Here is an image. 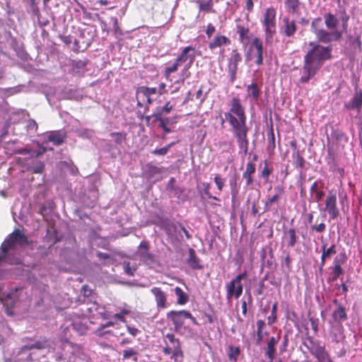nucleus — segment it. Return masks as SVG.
<instances>
[{"instance_id":"obj_1","label":"nucleus","mask_w":362,"mask_h":362,"mask_svg":"<svg viewBox=\"0 0 362 362\" xmlns=\"http://www.w3.org/2000/svg\"><path fill=\"white\" fill-rule=\"evenodd\" d=\"M228 110L224 113L225 120L229 124L238 146L247 153L249 147L245 107L238 97H233L228 103Z\"/></svg>"},{"instance_id":"obj_2","label":"nucleus","mask_w":362,"mask_h":362,"mask_svg":"<svg viewBox=\"0 0 362 362\" xmlns=\"http://www.w3.org/2000/svg\"><path fill=\"white\" fill-rule=\"evenodd\" d=\"M310 49L303 58V74L299 81L302 83H308L322 67L326 61L333 58L332 46H324L316 42H309Z\"/></svg>"},{"instance_id":"obj_3","label":"nucleus","mask_w":362,"mask_h":362,"mask_svg":"<svg viewBox=\"0 0 362 362\" xmlns=\"http://www.w3.org/2000/svg\"><path fill=\"white\" fill-rule=\"evenodd\" d=\"M30 242L27 236L19 229H15L2 243L0 250V257L5 259L10 250H14L16 246L25 247Z\"/></svg>"},{"instance_id":"obj_4","label":"nucleus","mask_w":362,"mask_h":362,"mask_svg":"<svg viewBox=\"0 0 362 362\" xmlns=\"http://www.w3.org/2000/svg\"><path fill=\"white\" fill-rule=\"evenodd\" d=\"M322 18H314L311 22V30L315 34L318 42L327 44L333 41H339L342 37V32L339 30L327 31L322 28Z\"/></svg>"},{"instance_id":"obj_5","label":"nucleus","mask_w":362,"mask_h":362,"mask_svg":"<svg viewBox=\"0 0 362 362\" xmlns=\"http://www.w3.org/2000/svg\"><path fill=\"white\" fill-rule=\"evenodd\" d=\"M276 10L274 7L270 6L265 9L262 20V24L264 32V40L267 44L273 42L274 36L276 33Z\"/></svg>"},{"instance_id":"obj_6","label":"nucleus","mask_w":362,"mask_h":362,"mask_svg":"<svg viewBox=\"0 0 362 362\" xmlns=\"http://www.w3.org/2000/svg\"><path fill=\"white\" fill-rule=\"evenodd\" d=\"M165 338L169 340L173 347L171 348L168 344H166L163 348V353L166 356L171 354L170 358L173 360V362H184V352L180 339L175 338L173 334L170 333L165 335Z\"/></svg>"},{"instance_id":"obj_7","label":"nucleus","mask_w":362,"mask_h":362,"mask_svg":"<svg viewBox=\"0 0 362 362\" xmlns=\"http://www.w3.org/2000/svg\"><path fill=\"white\" fill-rule=\"evenodd\" d=\"M247 276V272L244 271L226 284V300L228 302H231L233 298L238 299L241 296L243 291V286L241 281L243 279H245Z\"/></svg>"},{"instance_id":"obj_8","label":"nucleus","mask_w":362,"mask_h":362,"mask_svg":"<svg viewBox=\"0 0 362 362\" xmlns=\"http://www.w3.org/2000/svg\"><path fill=\"white\" fill-rule=\"evenodd\" d=\"M243 61L242 54L238 48L232 49L229 57L227 59V72L229 76V81L231 83L237 79L238 65Z\"/></svg>"},{"instance_id":"obj_9","label":"nucleus","mask_w":362,"mask_h":362,"mask_svg":"<svg viewBox=\"0 0 362 362\" xmlns=\"http://www.w3.org/2000/svg\"><path fill=\"white\" fill-rule=\"evenodd\" d=\"M255 50V64L259 66L263 64V42L260 38L258 37H255L252 39L251 44L245 53V60L247 62L251 61L252 59V53L253 51Z\"/></svg>"},{"instance_id":"obj_10","label":"nucleus","mask_w":362,"mask_h":362,"mask_svg":"<svg viewBox=\"0 0 362 362\" xmlns=\"http://www.w3.org/2000/svg\"><path fill=\"white\" fill-rule=\"evenodd\" d=\"M39 359L36 351H31L26 345L13 351L12 362H35Z\"/></svg>"},{"instance_id":"obj_11","label":"nucleus","mask_w":362,"mask_h":362,"mask_svg":"<svg viewBox=\"0 0 362 362\" xmlns=\"http://www.w3.org/2000/svg\"><path fill=\"white\" fill-rule=\"evenodd\" d=\"M324 211L329 215V218L334 220L339 216V210L337 207V198L336 192L329 191L325 200Z\"/></svg>"},{"instance_id":"obj_12","label":"nucleus","mask_w":362,"mask_h":362,"mask_svg":"<svg viewBox=\"0 0 362 362\" xmlns=\"http://www.w3.org/2000/svg\"><path fill=\"white\" fill-rule=\"evenodd\" d=\"M195 50L196 49L192 45L187 46L182 49L180 54L176 58L175 60L180 65L187 62V64L185 66V71H187L194 62L196 57Z\"/></svg>"},{"instance_id":"obj_13","label":"nucleus","mask_w":362,"mask_h":362,"mask_svg":"<svg viewBox=\"0 0 362 362\" xmlns=\"http://www.w3.org/2000/svg\"><path fill=\"white\" fill-rule=\"evenodd\" d=\"M161 228L165 232L166 235L172 242L179 241L182 238V235L179 231L177 225L172 221H163L161 223Z\"/></svg>"},{"instance_id":"obj_14","label":"nucleus","mask_w":362,"mask_h":362,"mask_svg":"<svg viewBox=\"0 0 362 362\" xmlns=\"http://www.w3.org/2000/svg\"><path fill=\"white\" fill-rule=\"evenodd\" d=\"M282 23L281 28V34L287 37H293L298 30L296 21L290 19L288 17H284Z\"/></svg>"},{"instance_id":"obj_15","label":"nucleus","mask_w":362,"mask_h":362,"mask_svg":"<svg viewBox=\"0 0 362 362\" xmlns=\"http://www.w3.org/2000/svg\"><path fill=\"white\" fill-rule=\"evenodd\" d=\"M151 95L145 89V86H140L137 88L136 92V98L137 100V105L139 107L148 106L152 104L153 100L151 98Z\"/></svg>"},{"instance_id":"obj_16","label":"nucleus","mask_w":362,"mask_h":362,"mask_svg":"<svg viewBox=\"0 0 362 362\" xmlns=\"http://www.w3.org/2000/svg\"><path fill=\"white\" fill-rule=\"evenodd\" d=\"M231 44V40L226 35L221 33L216 34L213 40L209 42L208 47L210 50H214L218 47L227 46Z\"/></svg>"},{"instance_id":"obj_17","label":"nucleus","mask_w":362,"mask_h":362,"mask_svg":"<svg viewBox=\"0 0 362 362\" xmlns=\"http://www.w3.org/2000/svg\"><path fill=\"white\" fill-rule=\"evenodd\" d=\"M236 33L238 35V41L243 45H247L250 40L252 33L247 26L242 24H237L235 26Z\"/></svg>"},{"instance_id":"obj_18","label":"nucleus","mask_w":362,"mask_h":362,"mask_svg":"<svg viewBox=\"0 0 362 362\" xmlns=\"http://www.w3.org/2000/svg\"><path fill=\"white\" fill-rule=\"evenodd\" d=\"M344 107L348 110H356L360 112L362 107V91L356 90L353 98L344 104Z\"/></svg>"},{"instance_id":"obj_19","label":"nucleus","mask_w":362,"mask_h":362,"mask_svg":"<svg viewBox=\"0 0 362 362\" xmlns=\"http://www.w3.org/2000/svg\"><path fill=\"white\" fill-rule=\"evenodd\" d=\"M151 292L155 296L157 307L161 309L165 308L167 298L165 293L161 290V288L158 287H153L151 288Z\"/></svg>"},{"instance_id":"obj_20","label":"nucleus","mask_w":362,"mask_h":362,"mask_svg":"<svg viewBox=\"0 0 362 362\" xmlns=\"http://www.w3.org/2000/svg\"><path fill=\"white\" fill-rule=\"evenodd\" d=\"M274 192L275 194L265 202L264 211H268L273 204L279 202L280 197L284 194V187L282 185H276L274 187Z\"/></svg>"},{"instance_id":"obj_21","label":"nucleus","mask_w":362,"mask_h":362,"mask_svg":"<svg viewBox=\"0 0 362 362\" xmlns=\"http://www.w3.org/2000/svg\"><path fill=\"white\" fill-rule=\"evenodd\" d=\"M284 239L288 247H293L296 245L298 239L296 230L294 228L285 230L284 231Z\"/></svg>"},{"instance_id":"obj_22","label":"nucleus","mask_w":362,"mask_h":362,"mask_svg":"<svg viewBox=\"0 0 362 362\" xmlns=\"http://www.w3.org/2000/svg\"><path fill=\"white\" fill-rule=\"evenodd\" d=\"M256 166L252 162H247L246 169L243 173V177L245 180L246 185L250 186L253 184V175L255 173Z\"/></svg>"},{"instance_id":"obj_23","label":"nucleus","mask_w":362,"mask_h":362,"mask_svg":"<svg viewBox=\"0 0 362 362\" xmlns=\"http://www.w3.org/2000/svg\"><path fill=\"white\" fill-rule=\"evenodd\" d=\"M189 257L186 260L187 264L192 269H201L203 267L200 264V259L196 255L195 250L190 247L188 250Z\"/></svg>"},{"instance_id":"obj_24","label":"nucleus","mask_w":362,"mask_h":362,"mask_svg":"<svg viewBox=\"0 0 362 362\" xmlns=\"http://www.w3.org/2000/svg\"><path fill=\"white\" fill-rule=\"evenodd\" d=\"M173 323L175 326L174 329L180 334H187L191 332L189 326L186 325L183 318H172Z\"/></svg>"},{"instance_id":"obj_25","label":"nucleus","mask_w":362,"mask_h":362,"mask_svg":"<svg viewBox=\"0 0 362 362\" xmlns=\"http://www.w3.org/2000/svg\"><path fill=\"white\" fill-rule=\"evenodd\" d=\"M337 252L336 246L334 244L332 245L329 248H326V245H322V255L320 258V267L322 268L325 266L326 259L329 258L332 255Z\"/></svg>"},{"instance_id":"obj_26","label":"nucleus","mask_w":362,"mask_h":362,"mask_svg":"<svg viewBox=\"0 0 362 362\" xmlns=\"http://www.w3.org/2000/svg\"><path fill=\"white\" fill-rule=\"evenodd\" d=\"M86 310L88 317H98L103 314L104 308L100 307L97 303H88L86 304Z\"/></svg>"},{"instance_id":"obj_27","label":"nucleus","mask_w":362,"mask_h":362,"mask_svg":"<svg viewBox=\"0 0 362 362\" xmlns=\"http://www.w3.org/2000/svg\"><path fill=\"white\" fill-rule=\"evenodd\" d=\"M86 320H88V318H77V320L72 322L73 329L81 335L85 334L88 329Z\"/></svg>"},{"instance_id":"obj_28","label":"nucleus","mask_w":362,"mask_h":362,"mask_svg":"<svg viewBox=\"0 0 362 362\" xmlns=\"http://www.w3.org/2000/svg\"><path fill=\"white\" fill-rule=\"evenodd\" d=\"M52 343H53L52 341H51L48 339H43L38 340L32 344L26 345V346L29 347V349L31 350V351H35V349H38V350H42V349H49L52 348Z\"/></svg>"},{"instance_id":"obj_29","label":"nucleus","mask_w":362,"mask_h":362,"mask_svg":"<svg viewBox=\"0 0 362 362\" xmlns=\"http://www.w3.org/2000/svg\"><path fill=\"white\" fill-rule=\"evenodd\" d=\"M278 341H279V338H275L274 337H272L267 342V351H266L265 354L269 358L270 362H272L273 361L274 356L276 354L275 346L277 344Z\"/></svg>"},{"instance_id":"obj_30","label":"nucleus","mask_w":362,"mask_h":362,"mask_svg":"<svg viewBox=\"0 0 362 362\" xmlns=\"http://www.w3.org/2000/svg\"><path fill=\"white\" fill-rule=\"evenodd\" d=\"M322 186H319V183L315 181L310 187V193L314 195V200L316 202H320L325 197V192L322 190Z\"/></svg>"},{"instance_id":"obj_31","label":"nucleus","mask_w":362,"mask_h":362,"mask_svg":"<svg viewBox=\"0 0 362 362\" xmlns=\"http://www.w3.org/2000/svg\"><path fill=\"white\" fill-rule=\"evenodd\" d=\"M324 20L327 28L329 30H335L339 24L338 18L332 13H325Z\"/></svg>"},{"instance_id":"obj_32","label":"nucleus","mask_w":362,"mask_h":362,"mask_svg":"<svg viewBox=\"0 0 362 362\" xmlns=\"http://www.w3.org/2000/svg\"><path fill=\"white\" fill-rule=\"evenodd\" d=\"M284 4L286 11L289 13L298 14L301 4L300 0H285Z\"/></svg>"},{"instance_id":"obj_33","label":"nucleus","mask_w":362,"mask_h":362,"mask_svg":"<svg viewBox=\"0 0 362 362\" xmlns=\"http://www.w3.org/2000/svg\"><path fill=\"white\" fill-rule=\"evenodd\" d=\"M139 256L144 259H153V255L149 252V243L147 241H142L140 243L139 246Z\"/></svg>"},{"instance_id":"obj_34","label":"nucleus","mask_w":362,"mask_h":362,"mask_svg":"<svg viewBox=\"0 0 362 362\" xmlns=\"http://www.w3.org/2000/svg\"><path fill=\"white\" fill-rule=\"evenodd\" d=\"M247 92L249 96L257 100L261 95L262 91L256 81H253L251 84L247 86Z\"/></svg>"},{"instance_id":"obj_35","label":"nucleus","mask_w":362,"mask_h":362,"mask_svg":"<svg viewBox=\"0 0 362 362\" xmlns=\"http://www.w3.org/2000/svg\"><path fill=\"white\" fill-rule=\"evenodd\" d=\"M292 158L293 165L296 168L303 170L305 168V160L303 158L300 151H296L292 153Z\"/></svg>"},{"instance_id":"obj_36","label":"nucleus","mask_w":362,"mask_h":362,"mask_svg":"<svg viewBox=\"0 0 362 362\" xmlns=\"http://www.w3.org/2000/svg\"><path fill=\"white\" fill-rule=\"evenodd\" d=\"M163 112H156L153 114V117H155V119L156 121H159V127H161L165 133H170L171 132V129L167 127V124L169 123V118L168 117H162Z\"/></svg>"},{"instance_id":"obj_37","label":"nucleus","mask_w":362,"mask_h":362,"mask_svg":"<svg viewBox=\"0 0 362 362\" xmlns=\"http://www.w3.org/2000/svg\"><path fill=\"white\" fill-rule=\"evenodd\" d=\"M110 135L113 138L115 144L117 146H122L127 140V133L125 132H112Z\"/></svg>"},{"instance_id":"obj_38","label":"nucleus","mask_w":362,"mask_h":362,"mask_svg":"<svg viewBox=\"0 0 362 362\" xmlns=\"http://www.w3.org/2000/svg\"><path fill=\"white\" fill-rule=\"evenodd\" d=\"M175 293L177 297V303L180 305H184L188 302V295L182 291L180 287H175L174 289Z\"/></svg>"},{"instance_id":"obj_39","label":"nucleus","mask_w":362,"mask_h":362,"mask_svg":"<svg viewBox=\"0 0 362 362\" xmlns=\"http://www.w3.org/2000/svg\"><path fill=\"white\" fill-rule=\"evenodd\" d=\"M180 66L181 65L176 60H175V62L170 66H166L163 71V75L165 78L168 80L171 74L176 72Z\"/></svg>"},{"instance_id":"obj_40","label":"nucleus","mask_w":362,"mask_h":362,"mask_svg":"<svg viewBox=\"0 0 362 362\" xmlns=\"http://www.w3.org/2000/svg\"><path fill=\"white\" fill-rule=\"evenodd\" d=\"M322 220L320 223L318 224L317 223H313L311 226H310V229L313 232H316L319 233H322L326 230V225L325 223V219L326 218V216L324 214L322 216Z\"/></svg>"},{"instance_id":"obj_41","label":"nucleus","mask_w":362,"mask_h":362,"mask_svg":"<svg viewBox=\"0 0 362 362\" xmlns=\"http://www.w3.org/2000/svg\"><path fill=\"white\" fill-rule=\"evenodd\" d=\"M273 172V168L269 166V162L267 160L264 161V168L260 173L261 177L267 182L269 180V176Z\"/></svg>"},{"instance_id":"obj_42","label":"nucleus","mask_w":362,"mask_h":362,"mask_svg":"<svg viewBox=\"0 0 362 362\" xmlns=\"http://www.w3.org/2000/svg\"><path fill=\"white\" fill-rule=\"evenodd\" d=\"M48 141L52 142L55 146H59L64 141L63 136L57 132H52L48 136Z\"/></svg>"},{"instance_id":"obj_43","label":"nucleus","mask_w":362,"mask_h":362,"mask_svg":"<svg viewBox=\"0 0 362 362\" xmlns=\"http://www.w3.org/2000/svg\"><path fill=\"white\" fill-rule=\"evenodd\" d=\"M197 4L199 5V9L200 11H203L205 12H214L213 9V1L208 0L205 2H202L201 1H197Z\"/></svg>"},{"instance_id":"obj_44","label":"nucleus","mask_w":362,"mask_h":362,"mask_svg":"<svg viewBox=\"0 0 362 362\" xmlns=\"http://www.w3.org/2000/svg\"><path fill=\"white\" fill-rule=\"evenodd\" d=\"M332 138L333 139L334 141H335L337 144L341 141H348V137L343 132L340 130H336L333 132L332 134Z\"/></svg>"},{"instance_id":"obj_45","label":"nucleus","mask_w":362,"mask_h":362,"mask_svg":"<svg viewBox=\"0 0 362 362\" xmlns=\"http://www.w3.org/2000/svg\"><path fill=\"white\" fill-rule=\"evenodd\" d=\"M45 169V164L42 161H37L34 165L29 167L28 170L35 174H41Z\"/></svg>"},{"instance_id":"obj_46","label":"nucleus","mask_w":362,"mask_h":362,"mask_svg":"<svg viewBox=\"0 0 362 362\" xmlns=\"http://www.w3.org/2000/svg\"><path fill=\"white\" fill-rule=\"evenodd\" d=\"M240 354L239 347L230 346L228 351V358L230 361H236Z\"/></svg>"},{"instance_id":"obj_47","label":"nucleus","mask_w":362,"mask_h":362,"mask_svg":"<svg viewBox=\"0 0 362 362\" xmlns=\"http://www.w3.org/2000/svg\"><path fill=\"white\" fill-rule=\"evenodd\" d=\"M275 147V136L273 127H272L268 133V148L274 151Z\"/></svg>"},{"instance_id":"obj_48","label":"nucleus","mask_w":362,"mask_h":362,"mask_svg":"<svg viewBox=\"0 0 362 362\" xmlns=\"http://www.w3.org/2000/svg\"><path fill=\"white\" fill-rule=\"evenodd\" d=\"M344 273V269L340 266H334L332 271L333 281H336L341 275Z\"/></svg>"},{"instance_id":"obj_49","label":"nucleus","mask_w":362,"mask_h":362,"mask_svg":"<svg viewBox=\"0 0 362 362\" xmlns=\"http://www.w3.org/2000/svg\"><path fill=\"white\" fill-rule=\"evenodd\" d=\"M175 144V142H171L168 145L165 146V147L160 148H156L153 151V153L155 155H160L164 156L165 155L169 149L173 146Z\"/></svg>"},{"instance_id":"obj_50","label":"nucleus","mask_w":362,"mask_h":362,"mask_svg":"<svg viewBox=\"0 0 362 362\" xmlns=\"http://www.w3.org/2000/svg\"><path fill=\"white\" fill-rule=\"evenodd\" d=\"M336 148L334 147V143L330 144L329 142L327 144V155L329 159L332 161L335 160L336 153H335Z\"/></svg>"},{"instance_id":"obj_51","label":"nucleus","mask_w":362,"mask_h":362,"mask_svg":"<svg viewBox=\"0 0 362 362\" xmlns=\"http://www.w3.org/2000/svg\"><path fill=\"white\" fill-rule=\"evenodd\" d=\"M346 260V257L345 253H340L337 255L334 259V266H340L345 263Z\"/></svg>"},{"instance_id":"obj_52","label":"nucleus","mask_w":362,"mask_h":362,"mask_svg":"<svg viewBox=\"0 0 362 362\" xmlns=\"http://www.w3.org/2000/svg\"><path fill=\"white\" fill-rule=\"evenodd\" d=\"M214 180L218 187V191L221 192L225 185V179L222 178L219 175H216Z\"/></svg>"},{"instance_id":"obj_53","label":"nucleus","mask_w":362,"mask_h":362,"mask_svg":"<svg viewBox=\"0 0 362 362\" xmlns=\"http://www.w3.org/2000/svg\"><path fill=\"white\" fill-rule=\"evenodd\" d=\"M137 355V351L133 349H127L123 351V359H129Z\"/></svg>"},{"instance_id":"obj_54","label":"nucleus","mask_w":362,"mask_h":362,"mask_svg":"<svg viewBox=\"0 0 362 362\" xmlns=\"http://www.w3.org/2000/svg\"><path fill=\"white\" fill-rule=\"evenodd\" d=\"M192 317L191 314L187 311H180V312H174L171 311L168 314V317Z\"/></svg>"},{"instance_id":"obj_55","label":"nucleus","mask_w":362,"mask_h":362,"mask_svg":"<svg viewBox=\"0 0 362 362\" xmlns=\"http://www.w3.org/2000/svg\"><path fill=\"white\" fill-rule=\"evenodd\" d=\"M124 270L127 274H128L129 276H133L134 273L136 270V268H132L131 264L129 262H124Z\"/></svg>"},{"instance_id":"obj_56","label":"nucleus","mask_w":362,"mask_h":362,"mask_svg":"<svg viewBox=\"0 0 362 362\" xmlns=\"http://www.w3.org/2000/svg\"><path fill=\"white\" fill-rule=\"evenodd\" d=\"M332 317H346L345 308L339 305L332 315Z\"/></svg>"},{"instance_id":"obj_57","label":"nucleus","mask_w":362,"mask_h":362,"mask_svg":"<svg viewBox=\"0 0 362 362\" xmlns=\"http://www.w3.org/2000/svg\"><path fill=\"white\" fill-rule=\"evenodd\" d=\"M310 350L312 354L318 356L322 354L324 349L319 345L313 344V347H311Z\"/></svg>"},{"instance_id":"obj_58","label":"nucleus","mask_w":362,"mask_h":362,"mask_svg":"<svg viewBox=\"0 0 362 362\" xmlns=\"http://www.w3.org/2000/svg\"><path fill=\"white\" fill-rule=\"evenodd\" d=\"M245 8L247 11L246 18L249 21V13L253 11L254 3L252 0H245Z\"/></svg>"},{"instance_id":"obj_59","label":"nucleus","mask_w":362,"mask_h":362,"mask_svg":"<svg viewBox=\"0 0 362 362\" xmlns=\"http://www.w3.org/2000/svg\"><path fill=\"white\" fill-rule=\"evenodd\" d=\"M216 32V28L212 23H209L206 29V35L209 39L211 37L213 34Z\"/></svg>"},{"instance_id":"obj_60","label":"nucleus","mask_w":362,"mask_h":362,"mask_svg":"<svg viewBox=\"0 0 362 362\" xmlns=\"http://www.w3.org/2000/svg\"><path fill=\"white\" fill-rule=\"evenodd\" d=\"M258 203H259V196L257 197V199H255L252 203V214L255 216L256 214L259 212L258 210Z\"/></svg>"},{"instance_id":"obj_61","label":"nucleus","mask_w":362,"mask_h":362,"mask_svg":"<svg viewBox=\"0 0 362 362\" xmlns=\"http://www.w3.org/2000/svg\"><path fill=\"white\" fill-rule=\"evenodd\" d=\"M131 309L129 307H124L119 313L115 314L114 317H124V315H130Z\"/></svg>"},{"instance_id":"obj_62","label":"nucleus","mask_w":362,"mask_h":362,"mask_svg":"<svg viewBox=\"0 0 362 362\" xmlns=\"http://www.w3.org/2000/svg\"><path fill=\"white\" fill-rule=\"evenodd\" d=\"M173 109V105L170 104V102L168 101L165 103V105L162 107V110L160 111H158V112H163V113H169Z\"/></svg>"},{"instance_id":"obj_63","label":"nucleus","mask_w":362,"mask_h":362,"mask_svg":"<svg viewBox=\"0 0 362 362\" xmlns=\"http://www.w3.org/2000/svg\"><path fill=\"white\" fill-rule=\"evenodd\" d=\"M81 293L86 297H88L92 294V290L89 288L88 285H83L81 287Z\"/></svg>"},{"instance_id":"obj_64","label":"nucleus","mask_w":362,"mask_h":362,"mask_svg":"<svg viewBox=\"0 0 362 362\" xmlns=\"http://www.w3.org/2000/svg\"><path fill=\"white\" fill-rule=\"evenodd\" d=\"M257 332L263 333V329L266 327V324H265L264 321H263L262 320H259L257 322Z\"/></svg>"}]
</instances>
